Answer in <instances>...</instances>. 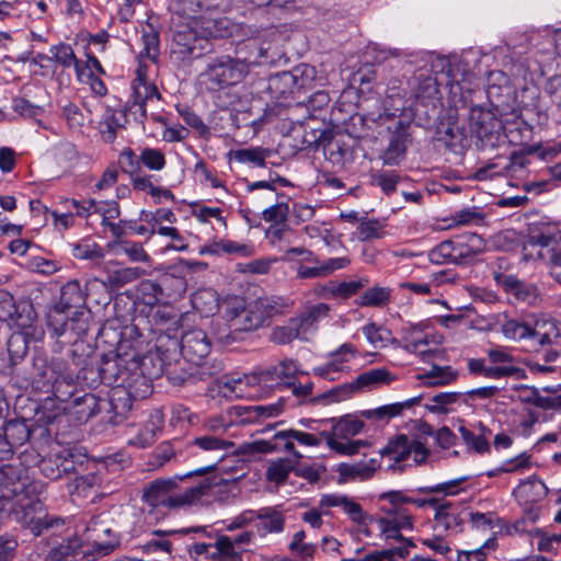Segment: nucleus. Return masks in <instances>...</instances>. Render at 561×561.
Instances as JSON below:
<instances>
[{
    "label": "nucleus",
    "mask_w": 561,
    "mask_h": 561,
    "mask_svg": "<svg viewBox=\"0 0 561 561\" xmlns=\"http://www.w3.org/2000/svg\"><path fill=\"white\" fill-rule=\"evenodd\" d=\"M385 228L386 224L382 220L363 217L356 229L357 239L362 242L381 239L386 234Z\"/></svg>",
    "instance_id": "nucleus-50"
},
{
    "label": "nucleus",
    "mask_w": 561,
    "mask_h": 561,
    "mask_svg": "<svg viewBox=\"0 0 561 561\" xmlns=\"http://www.w3.org/2000/svg\"><path fill=\"white\" fill-rule=\"evenodd\" d=\"M233 159L240 163H249L252 167H265L268 150L262 147L238 149L231 152Z\"/></svg>",
    "instance_id": "nucleus-55"
},
{
    "label": "nucleus",
    "mask_w": 561,
    "mask_h": 561,
    "mask_svg": "<svg viewBox=\"0 0 561 561\" xmlns=\"http://www.w3.org/2000/svg\"><path fill=\"white\" fill-rule=\"evenodd\" d=\"M364 423L355 419H341L332 428V433L322 432L328 446L341 455H356L360 448L367 447L368 443L363 439L350 440L351 436L358 434Z\"/></svg>",
    "instance_id": "nucleus-10"
},
{
    "label": "nucleus",
    "mask_w": 561,
    "mask_h": 561,
    "mask_svg": "<svg viewBox=\"0 0 561 561\" xmlns=\"http://www.w3.org/2000/svg\"><path fill=\"white\" fill-rule=\"evenodd\" d=\"M368 284L367 279L350 280V282H329L319 290V295L324 298H342L347 299L355 295L359 289Z\"/></svg>",
    "instance_id": "nucleus-34"
},
{
    "label": "nucleus",
    "mask_w": 561,
    "mask_h": 561,
    "mask_svg": "<svg viewBox=\"0 0 561 561\" xmlns=\"http://www.w3.org/2000/svg\"><path fill=\"white\" fill-rule=\"evenodd\" d=\"M110 365V355H103L98 366V373L100 381L104 385L112 386V392L108 401H102L103 405L110 408V412L113 414L110 417L112 424H118L133 409V402L141 399H146L149 396H138L134 390L135 382L127 376L122 369L117 374H112L111 380L108 379L106 367Z\"/></svg>",
    "instance_id": "nucleus-5"
},
{
    "label": "nucleus",
    "mask_w": 561,
    "mask_h": 561,
    "mask_svg": "<svg viewBox=\"0 0 561 561\" xmlns=\"http://www.w3.org/2000/svg\"><path fill=\"white\" fill-rule=\"evenodd\" d=\"M73 414L79 422H88L103 409V403L93 393H84L72 401Z\"/></svg>",
    "instance_id": "nucleus-39"
},
{
    "label": "nucleus",
    "mask_w": 561,
    "mask_h": 561,
    "mask_svg": "<svg viewBox=\"0 0 561 561\" xmlns=\"http://www.w3.org/2000/svg\"><path fill=\"white\" fill-rule=\"evenodd\" d=\"M193 444L205 451H222L219 457L220 459H222L230 451L243 455L239 451V449L232 450L234 448L233 442L224 439L217 435H203L196 437L194 438ZM238 448H240V446Z\"/></svg>",
    "instance_id": "nucleus-45"
},
{
    "label": "nucleus",
    "mask_w": 561,
    "mask_h": 561,
    "mask_svg": "<svg viewBox=\"0 0 561 561\" xmlns=\"http://www.w3.org/2000/svg\"><path fill=\"white\" fill-rule=\"evenodd\" d=\"M145 274L141 267H122L108 270L103 284L110 285L114 289L122 288L123 286L133 283Z\"/></svg>",
    "instance_id": "nucleus-44"
},
{
    "label": "nucleus",
    "mask_w": 561,
    "mask_h": 561,
    "mask_svg": "<svg viewBox=\"0 0 561 561\" xmlns=\"http://www.w3.org/2000/svg\"><path fill=\"white\" fill-rule=\"evenodd\" d=\"M198 31L179 32L174 36L171 47V57L175 60H185L195 57L196 34Z\"/></svg>",
    "instance_id": "nucleus-35"
},
{
    "label": "nucleus",
    "mask_w": 561,
    "mask_h": 561,
    "mask_svg": "<svg viewBox=\"0 0 561 561\" xmlns=\"http://www.w3.org/2000/svg\"><path fill=\"white\" fill-rule=\"evenodd\" d=\"M377 469V461L375 459H370L369 463L358 462V463H346L343 462L339 466L337 472L343 480L350 479H359L366 480L373 477L374 472Z\"/></svg>",
    "instance_id": "nucleus-47"
},
{
    "label": "nucleus",
    "mask_w": 561,
    "mask_h": 561,
    "mask_svg": "<svg viewBox=\"0 0 561 561\" xmlns=\"http://www.w3.org/2000/svg\"><path fill=\"white\" fill-rule=\"evenodd\" d=\"M127 118H123L122 114L117 116V112L107 106L99 122V130L103 141L112 144L117 138V130L125 128Z\"/></svg>",
    "instance_id": "nucleus-36"
},
{
    "label": "nucleus",
    "mask_w": 561,
    "mask_h": 561,
    "mask_svg": "<svg viewBox=\"0 0 561 561\" xmlns=\"http://www.w3.org/2000/svg\"><path fill=\"white\" fill-rule=\"evenodd\" d=\"M483 249V239L478 233L468 232L440 242L428 252V259L438 265H466L473 262Z\"/></svg>",
    "instance_id": "nucleus-6"
},
{
    "label": "nucleus",
    "mask_w": 561,
    "mask_h": 561,
    "mask_svg": "<svg viewBox=\"0 0 561 561\" xmlns=\"http://www.w3.org/2000/svg\"><path fill=\"white\" fill-rule=\"evenodd\" d=\"M501 332L507 340L520 342L534 340L538 346L554 345L561 339V324L547 313H530L528 317L506 319Z\"/></svg>",
    "instance_id": "nucleus-3"
},
{
    "label": "nucleus",
    "mask_w": 561,
    "mask_h": 561,
    "mask_svg": "<svg viewBox=\"0 0 561 561\" xmlns=\"http://www.w3.org/2000/svg\"><path fill=\"white\" fill-rule=\"evenodd\" d=\"M108 42V34L104 31L98 34H82L78 38L76 46L81 48L84 56V67L87 70H103L98 58L99 54L105 51Z\"/></svg>",
    "instance_id": "nucleus-21"
},
{
    "label": "nucleus",
    "mask_w": 561,
    "mask_h": 561,
    "mask_svg": "<svg viewBox=\"0 0 561 561\" xmlns=\"http://www.w3.org/2000/svg\"><path fill=\"white\" fill-rule=\"evenodd\" d=\"M390 297L389 287L374 286L359 296L357 304L363 307H383L389 304Z\"/></svg>",
    "instance_id": "nucleus-53"
},
{
    "label": "nucleus",
    "mask_w": 561,
    "mask_h": 561,
    "mask_svg": "<svg viewBox=\"0 0 561 561\" xmlns=\"http://www.w3.org/2000/svg\"><path fill=\"white\" fill-rule=\"evenodd\" d=\"M458 432L465 444L478 454H484L490 450L489 437L491 430L484 426L481 422L473 425V430L467 428L461 425Z\"/></svg>",
    "instance_id": "nucleus-31"
},
{
    "label": "nucleus",
    "mask_w": 561,
    "mask_h": 561,
    "mask_svg": "<svg viewBox=\"0 0 561 561\" xmlns=\"http://www.w3.org/2000/svg\"><path fill=\"white\" fill-rule=\"evenodd\" d=\"M41 472L50 480L68 477L76 471L73 455L68 451L43 458L39 462Z\"/></svg>",
    "instance_id": "nucleus-23"
},
{
    "label": "nucleus",
    "mask_w": 561,
    "mask_h": 561,
    "mask_svg": "<svg viewBox=\"0 0 561 561\" xmlns=\"http://www.w3.org/2000/svg\"><path fill=\"white\" fill-rule=\"evenodd\" d=\"M238 30L239 24H236L227 16H222L217 19H203L198 33L206 38H226L232 36Z\"/></svg>",
    "instance_id": "nucleus-32"
},
{
    "label": "nucleus",
    "mask_w": 561,
    "mask_h": 561,
    "mask_svg": "<svg viewBox=\"0 0 561 561\" xmlns=\"http://www.w3.org/2000/svg\"><path fill=\"white\" fill-rule=\"evenodd\" d=\"M393 378L387 368H376L359 374L356 379L350 382V386L342 388L344 391H350L355 387L356 391L364 389H371L381 383H389Z\"/></svg>",
    "instance_id": "nucleus-37"
},
{
    "label": "nucleus",
    "mask_w": 561,
    "mask_h": 561,
    "mask_svg": "<svg viewBox=\"0 0 561 561\" xmlns=\"http://www.w3.org/2000/svg\"><path fill=\"white\" fill-rule=\"evenodd\" d=\"M69 316L55 317L48 316V328L53 332V336L60 337L68 332L73 333L77 337H81L90 330L92 313L85 307L73 310Z\"/></svg>",
    "instance_id": "nucleus-16"
},
{
    "label": "nucleus",
    "mask_w": 561,
    "mask_h": 561,
    "mask_svg": "<svg viewBox=\"0 0 561 561\" xmlns=\"http://www.w3.org/2000/svg\"><path fill=\"white\" fill-rule=\"evenodd\" d=\"M363 333L374 347H382L391 339L390 330L374 322L364 325Z\"/></svg>",
    "instance_id": "nucleus-63"
},
{
    "label": "nucleus",
    "mask_w": 561,
    "mask_h": 561,
    "mask_svg": "<svg viewBox=\"0 0 561 561\" xmlns=\"http://www.w3.org/2000/svg\"><path fill=\"white\" fill-rule=\"evenodd\" d=\"M254 520H259L256 529L262 536L270 533H280L285 525L283 514L275 507H262L254 511Z\"/></svg>",
    "instance_id": "nucleus-33"
},
{
    "label": "nucleus",
    "mask_w": 561,
    "mask_h": 561,
    "mask_svg": "<svg viewBox=\"0 0 561 561\" xmlns=\"http://www.w3.org/2000/svg\"><path fill=\"white\" fill-rule=\"evenodd\" d=\"M422 378L428 386H444L456 380L457 373L450 366L434 365Z\"/></svg>",
    "instance_id": "nucleus-59"
},
{
    "label": "nucleus",
    "mask_w": 561,
    "mask_h": 561,
    "mask_svg": "<svg viewBox=\"0 0 561 561\" xmlns=\"http://www.w3.org/2000/svg\"><path fill=\"white\" fill-rule=\"evenodd\" d=\"M7 516L28 528L34 536L64 525L62 519L49 516L38 499V484L30 481L26 469L16 465L0 466V516Z\"/></svg>",
    "instance_id": "nucleus-1"
},
{
    "label": "nucleus",
    "mask_w": 561,
    "mask_h": 561,
    "mask_svg": "<svg viewBox=\"0 0 561 561\" xmlns=\"http://www.w3.org/2000/svg\"><path fill=\"white\" fill-rule=\"evenodd\" d=\"M408 137L403 128L391 134L388 146L381 154L383 164L398 165L405 159Z\"/></svg>",
    "instance_id": "nucleus-30"
},
{
    "label": "nucleus",
    "mask_w": 561,
    "mask_h": 561,
    "mask_svg": "<svg viewBox=\"0 0 561 561\" xmlns=\"http://www.w3.org/2000/svg\"><path fill=\"white\" fill-rule=\"evenodd\" d=\"M220 393L226 398H242L244 396V380L230 376H221L218 380Z\"/></svg>",
    "instance_id": "nucleus-62"
},
{
    "label": "nucleus",
    "mask_w": 561,
    "mask_h": 561,
    "mask_svg": "<svg viewBox=\"0 0 561 561\" xmlns=\"http://www.w3.org/2000/svg\"><path fill=\"white\" fill-rule=\"evenodd\" d=\"M435 525L443 530L458 531L462 524V518L459 516L458 508L451 502H444L437 504L435 507L434 516Z\"/></svg>",
    "instance_id": "nucleus-38"
},
{
    "label": "nucleus",
    "mask_w": 561,
    "mask_h": 561,
    "mask_svg": "<svg viewBox=\"0 0 561 561\" xmlns=\"http://www.w3.org/2000/svg\"><path fill=\"white\" fill-rule=\"evenodd\" d=\"M179 366L180 363H176L175 365L169 363V367H167L165 376L174 386H184L186 383L193 385L197 381L206 380L222 369L220 363L213 365L211 368L205 365H192L188 368Z\"/></svg>",
    "instance_id": "nucleus-18"
},
{
    "label": "nucleus",
    "mask_w": 561,
    "mask_h": 561,
    "mask_svg": "<svg viewBox=\"0 0 561 561\" xmlns=\"http://www.w3.org/2000/svg\"><path fill=\"white\" fill-rule=\"evenodd\" d=\"M307 72H274L268 77V87L280 94H299L301 91L312 90L313 77L306 76Z\"/></svg>",
    "instance_id": "nucleus-20"
},
{
    "label": "nucleus",
    "mask_w": 561,
    "mask_h": 561,
    "mask_svg": "<svg viewBox=\"0 0 561 561\" xmlns=\"http://www.w3.org/2000/svg\"><path fill=\"white\" fill-rule=\"evenodd\" d=\"M559 232V222L549 220L548 218H541L540 220L529 225L528 244L541 248L548 247L550 243L556 241Z\"/></svg>",
    "instance_id": "nucleus-25"
},
{
    "label": "nucleus",
    "mask_w": 561,
    "mask_h": 561,
    "mask_svg": "<svg viewBox=\"0 0 561 561\" xmlns=\"http://www.w3.org/2000/svg\"><path fill=\"white\" fill-rule=\"evenodd\" d=\"M422 400V396L413 397L403 402H396L378 407L376 409L362 411V416L366 420L388 423L391 419L399 416L405 409L417 405Z\"/></svg>",
    "instance_id": "nucleus-27"
},
{
    "label": "nucleus",
    "mask_w": 561,
    "mask_h": 561,
    "mask_svg": "<svg viewBox=\"0 0 561 561\" xmlns=\"http://www.w3.org/2000/svg\"><path fill=\"white\" fill-rule=\"evenodd\" d=\"M53 57L56 65L62 68L75 67V70H87L84 59L77 57L73 49L68 44H59L51 48Z\"/></svg>",
    "instance_id": "nucleus-49"
},
{
    "label": "nucleus",
    "mask_w": 561,
    "mask_h": 561,
    "mask_svg": "<svg viewBox=\"0 0 561 561\" xmlns=\"http://www.w3.org/2000/svg\"><path fill=\"white\" fill-rule=\"evenodd\" d=\"M493 278L513 304L539 307L543 300L541 291L536 284L522 280L513 274L500 272L494 273Z\"/></svg>",
    "instance_id": "nucleus-13"
},
{
    "label": "nucleus",
    "mask_w": 561,
    "mask_h": 561,
    "mask_svg": "<svg viewBox=\"0 0 561 561\" xmlns=\"http://www.w3.org/2000/svg\"><path fill=\"white\" fill-rule=\"evenodd\" d=\"M192 216L195 217L201 224H208L210 219H216L224 228H227V220L222 216L224 209L220 207H209L201 203L191 205Z\"/></svg>",
    "instance_id": "nucleus-58"
},
{
    "label": "nucleus",
    "mask_w": 561,
    "mask_h": 561,
    "mask_svg": "<svg viewBox=\"0 0 561 561\" xmlns=\"http://www.w3.org/2000/svg\"><path fill=\"white\" fill-rule=\"evenodd\" d=\"M114 321H106L99 329V336L104 339V342L111 345H118L121 350L124 347H134V342L127 345V339L139 337L140 332L134 324H128L118 330Z\"/></svg>",
    "instance_id": "nucleus-26"
},
{
    "label": "nucleus",
    "mask_w": 561,
    "mask_h": 561,
    "mask_svg": "<svg viewBox=\"0 0 561 561\" xmlns=\"http://www.w3.org/2000/svg\"><path fill=\"white\" fill-rule=\"evenodd\" d=\"M133 101H128L122 111V117L127 118L131 115L134 119L145 128V122L148 117L147 102L153 99L160 100L161 94L154 83L146 78V72H137V77L131 82Z\"/></svg>",
    "instance_id": "nucleus-11"
},
{
    "label": "nucleus",
    "mask_w": 561,
    "mask_h": 561,
    "mask_svg": "<svg viewBox=\"0 0 561 561\" xmlns=\"http://www.w3.org/2000/svg\"><path fill=\"white\" fill-rule=\"evenodd\" d=\"M3 435L9 439L11 446L18 448L24 445L31 437L32 431L25 420H10L1 425Z\"/></svg>",
    "instance_id": "nucleus-42"
},
{
    "label": "nucleus",
    "mask_w": 561,
    "mask_h": 561,
    "mask_svg": "<svg viewBox=\"0 0 561 561\" xmlns=\"http://www.w3.org/2000/svg\"><path fill=\"white\" fill-rule=\"evenodd\" d=\"M208 469L209 468H199L185 474L153 480L144 489L142 501L152 510L158 507L180 510L193 506L191 486L181 491L179 483L194 476H202Z\"/></svg>",
    "instance_id": "nucleus-4"
},
{
    "label": "nucleus",
    "mask_w": 561,
    "mask_h": 561,
    "mask_svg": "<svg viewBox=\"0 0 561 561\" xmlns=\"http://www.w3.org/2000/svg\"><path fill=\"white\" fill-rule=\"evenodd\" d=\"M330 312V306L324 302L309 306L294 319L297 321L298 327L301 331L306 332L312 328L319 320L328 317Z\"/></svg>",
    "instance_id": "nucleus-48"
},
{
    "label": "nucleus",
    "mask_w": 561,
    "mask_h": 561,
    "mask_svg": "<svg viewBox=\"0 0 561 561\" xmlns=\"http://www.w3.org/2000/svg\"><path fill=\"white\" fill-rule=\"evenodd\" d=\"M112 250L117 254H125L133 262H148V253L144 250L141 243L129 240L113 241L110 243Z\"/></svg>",
    "instance_id": "nucleus-52"
},
{
    "label": "nucleus",
    "mask_w": 561,
    "mask_h": 561,
    "mask_svg": "<svg viewBox=\"0 0 561 561\" xmlns=\"http://www.w3.org/2000/svg\"><path fill=\"white\" fill-rule=\"evenodd\" d=\"M168 352L169 350L163 352L161 346H156L154 351H149L141 356L127 352L110 355V365L105 369V373L108 374L107 380H111L112 374H117L122 369L135 382L134 390L136 394L150 396L152 393V380L167 373V367H169V363H167Z\"/></svg>",
    "instance_id": "nucleus-2"
},
{
    "label": "nucleus",
    "mask_w": 561,
    "mask_h": 561,
    "mask_svg": "<svg viewBox=\"0 0 561 561\" xmlns=\"http://www.w3.org/2000/svg\"><path fill=\"white\" fill-rule=\"evenodd\" d=\"M244 549H238L230 541V536L219 535L210 551L211 561H243Z\"/></svg>",
    "instance_id": "nucleus-41"
},
{
    "label": "nucleus",
    "mask_w": 561,
    "mask_h": 561,
    "mask_svg": "<svg viewBox=\"0 0 561 561\" xmlns=\"http://www.w3.org/2000/svg\"><path fill=\"white\" fill-rule=\"evenodd\" d=\"M382 456L390 457L393 462L389 465L388 470L392 472H402L407 465H402L410 456L413 457L414 466L425 462L430 451L425 445L417 439H410L407 435H397L390 439L381 449Z\"/></svg>",
    "instance_id": "nucleus-8"
},
{
    "label": "nucleus",
    "mask_w": 561,
    "mask_h": 561,
    "mask_svg": "<svg viewBox=\"0 0 561 561\" xmlns=\"http://www.w3.org/2000/svg\"><path fill=\"white\" fill-rule=\"evenodd\" d=\"M117 162L121 170L131 178L141 171L140 153L137 154L130 147L121 151Z\"/></svg>",
    "instance_id": "nucleus-61"
},
{
    "label": "nucleus",
    "mask_w": 561,
    "mask_h": 561,
    "mask_svg": "<svg viewBox=\"0 0 561 561\" xmlns=\"http://www.w3.org/2000/svg\"><path fill=\"white\" fill-rule=\"evenodd\" d=\"M297 371V362L286 358L275 366L261 370L259 374V381L266 386L285 387V383L293 379Z\"/></svg>",
    "instance_id": "nucleus-24"
},
{
    "label": "nucleus",
    "mask_w": 561,
    "mask_h": 561,
    "mask_svg": "<svg viewBox=\"0 0 561 561\" xmlns=\"http://www.w3.org/2000/svg\"><path fill=\"white\" fill-rule=\"evenodd\" d=\"M159 282L163 294L168 297H182L187 289L184 274L176 272L174 268L173 272L162 274Z\"/></svg>",
    "instance_id": "nucleus-46"
},
{
    "label": "nucleus",
    "mask_w": 561,
    "mask_h": 561,
    "mask_svg": "<svg viewBox=\"0 0 561 561\" xmlns=\"http://www.w3.org/2000/svg\"><path fill=\"white\" fill-rule=\"evenodd\" d=\"M141 43H142V50L140 51V68H149L150 65H148L144 58L147 57L149 60H151L153 66L158 65V57H159V36L156 32L151 31L148 33L142 34L141 36Z\"/></svg>",
    "instance_id": "nucleus-54"
},
{
    "label": "nucleus",
    "mask_w": 561,
    "mask_h": 561,
    "mask_svg": "<svg viewBox=\"0 0 561 561\" xmlns=\"http://www.w3.org/2000/svg\"><path fill=\"white\" fill-rule=\"evenodd\" d=\"M301 329L298 327L297 321L290 318L285 325L276 327L273 329L271 340L279 345L288 344L299 336Z\"/></svg>",
    "instance_id": "nucleus-60"
},
{
    "label": "nucleus",
    "mask_w": 561,
    "mask_h": 561,
    "mask_svg": "<svg viewBox=\"0 0 561 561\" xmlns=\"http://www.w3.org/2000/svg\"><path fill=\"white\" fill-rule=\"evenodd\" d=\"M173 352L181 347L183 357L193 365H206L203 359L207 357L211 350V343L207 334L201 329H192L182 335L181 342L170 341Z\"/></svg>",
    "instance_id": "nucleus-15"
},
{
    "label": "nucleus",
    "mask_w": 561,
    "mask_h": 561,
    "mask_svg": "<svg viewBox=\"0 0 561 561\" xmlns=\"http://www.w3.org/2000/svg\"><path fill=\"white\" fill-rule=\"evenodd\" d=\"M141 165L150 171H161L165 167V156L157 148L145 147L140 149Z\"/></svg>",
    "instance_id": "nucleus-64"
},
{
    "label": "nucleus",
    "mask_w": 561,
    "mask_h": 561,
    "mask_svg": "<svg viewBox=\"0 0 561 561\" xmlns=\"http://www.w3.org/2000/svg\"><path fill=\"white\" fill-rule=\"evenodd\" d=\"M209 469L202 474V479L191 485L192 493V504L197 505H209L210 503L217 502H228L231 496H233L231 492V486H233L237 482L236 479H225L217 474L206 476L214 466H209Z\"/></svg>",
    "instance_id": "nucleus-9"
},
{
    "label": "nucleus",
    "mask_w": 561,
    "mask_h": 561,
    "mask_svg": "<svg viewBox=\"0 0 561 561\" xmlns=\"http://www.w3.org/2000/svg\"><path fill=\"white\" fill-rule=\"evenodd\" d=\"M283 412V403L257 404L236 408L239 422L242 424L259 423L270 417L279 415Z\"/></svg>",
    "instance_id": "nucleus-28"
},
{
    "label": "nucleus",
    "mask_w": 561,
    "mask_h": 561,
    "mask_svg": "<svg viewBox=\"0 0 561 561\" xmlns=\"http://www.w3.org/2000/svg\"><path fill=\"white\" fill-rule=\"evenodd\" d=\"M324 439L321 434L319 436L298 431L295 428L276 432L272 439H259L251 443L240 445L239 451L242 454H267L278 449L291 454L296 459H300L302 455L295 448V443L302 446H319Z\"/></svg>",
    "instance_id": "nucleus-7"
},
{
    "label": "nucleus",
    "mask_w": 561,
    "mask_h": 561,
    "mask_svg": "<svg viewBox=\"0 0 561 561\" xmlns=\"http://www.w3.org/2000/svg\"><path fill=\"white\" fill-rule=\"evenodd\" d=\"M33 368L35 376L43 380V386H50L55 397L60 401H66L71 396V391L62 392L60 390L62 381L49 373L48 359L44 353H37L33 358Z\"/></svg>",
    "instance_id": "nucleus-29"
},
{
    "label": "nucleus",
    "mask_w": 561,
    "mask_h": 561,
    "mask_svg": "<svg viewBox=\"0 0 561 561\" xmlns=\"http://www.w3.org/2000/svg\"><path fill=\"white\" fill-rule=\"evenodd\" d=\"M294 462L288 458L272 461L266 468V479L276 484H283L294 469Z\"/></svg>",
    "instance_id": "nucleus-56"
},
{
    "label": "nucleus",
    "mask_w": 561,
    "mask_h": 561,
    "mask_svg": "<svg viewBox=\"0 0 561 561\" xmlns=\"http://www.w3.org/2000/svg\"><path fill=\"white\" fill-rule=\"evenodd\" d=\"M294 305L288 297L263 296L249 304V311L243 328L257 329L273 317L287 313Z\"/></svg>",
    "instance_id": "nucleus-12"
},
{
    "label": "nucleus",
    "mask_w": 561,
    "mask_h": 561,
    "mask_svg": "<svg viewBox=\"0 0 561 561\" xmlns=\"http://www.w3.org/2000/svg\"><path fill=\"white\" fill-rule=\"evenodd\" d=\"M193 308L205 317L215 314L219 308L218 296L210 288L198 289L192 295Z\"/></svg>",
    "instance_id": "nucleus-43"
},
{
    "label": "nucleus",
    "mask_w": 561,
    "mask_h": 561,
    "mask_svg": "<svg viewBox=\"0 0 561 561\" xmlns=\"http://www.w3.org/2000/svg\"><path fill=\"white\" fill-rule=\"evenodd\" d=\"M243 72H201L199 83L206 90L217 93L218 104L226 107L239 98L236 90L238 82L243 78Z\"/></svg>",
    "instance_id": "nucleus-14"
},
{
    "label": "nucleus",
    "mask_w": 561,
    "mask_h": 561,
    "mask_svg": "<svg viewBox=\"0 0 561 561\" xmlns=\"http://www.w3.org/2000/svg\"><path fill=\"white\" fill-rule=\"evenodd\" d=\"M227 0H176L178 8L182 14L194 18L203 11L220 9Z\"/></svg>",
    "instance_id": "nucleus-51"
},
{
    "label": "nucleus",
    "mask_w": 561,
    "mask_h": 561,
    "mask_svg": "<svg viewBox=\"0 0 561 561\" xmlns=\"http://www.w3.org/2000/svg\"><path fill=\"white\" fill-rule=\"evenodd\" d=\"M385 516L378 518L380 531L387 537L397 540H405L401 530L413 528V517L407 508H381Z\"/></svg>",
    "instance_id": "nucleus-19"
},
{
    "label": "nucleus",
    "mask_w": 561,
    "mask_h": 561,
    "mask_svg": "<svg viewBox=\"0 0 561 561\" xmlns=\"http://www.w3.org/2000/svg\"><path fill=\"white\" fill-rule=\"evenodd\" d=\"M85 305V295L83 294L78 280H69L60 289L58 302L54 306L48 316L57 318L81 309Z\"/></svg>",
    "instance_id": "nucleus-22"
},
{
    "label": "nucleus",
    "mask_w": 561,
    "mask_h": 561,
    "mask_svg": "<svg viewBox=\"0 0 561 561\" xmlns=\"http://www.w3.org/2000/svg\"><path fill=\"white\" fill-rule=\"evenodd\" d=\"M488 357L494 368L505 369V377L519 376L523 369L515 365V357L507 347L497 346L488 351Z\"/></svg>",
    "instance_id": "nucleus-40"
},
{
    "label": "nucleus",
    "mask_w": 561,
    "mask_h": 561,
    "mask_svg": "<svg viewBox=\"0 0 561 561\" xmlns=\"http://www.w3.org/2000/svg\"><path fill=\"white\" fill-rule=\"evenodd\" d=\"M249 311V305L245 306L242 299H233L229 302L226 316L229 319L231 327L239 331H251L252 329L243 328L245 324L247 316Z\"/></svg>",
    "instance_id": "nucleus-57"
},
{
    "label": "nucleus",
    "mask_w": 561,
    "mask_h": 561,
    "mask_svg": "<svg viewBox=\"0 0 561 561\" xmlns=\"http://www.w3.org/2000/svg\"><path fill=\"white\" fill-rule=\"evenodd\" d=\"M433 70H473L481 66L482 55L477 49H468L460 55L443 56L435 53L427 54Z\"/></svg>",
    "instance_id": "nucleus-17"
}]
</instances>
